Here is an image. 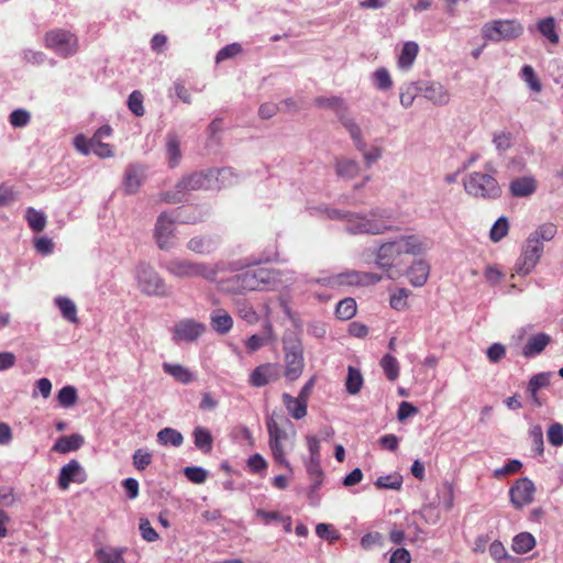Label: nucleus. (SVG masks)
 I'll return each instance as SVG.
<instances>
[{
	"instance_id": "1",
	"label": "nucleus",
	"mask_w": 563,
	"mask_h": 563,
	"mask_svg": "<svg viewBox=\"0 0 563 563\" xmlns=\"http://www.w3.org/2000/svg\"><path fill=\"white\" fill-rule=\"evenodd\" d=\"M423 251V243L416 235L400 236L384 243L376 255V264L383 269H390L399 256L404 254L417 255Z\"/></svg>"
},
{
	"instance_id": "2",
	"label": "nucleus",
	"mask_w": 563,
	"mask_h": 563,
	"mask_svg": "<svg viewBox=\"0 0 563 563\" xmlns=\"http://www.w3.org/2000/svg\"><path fill=\"white\" fill-rule=\"evenodd\" d=\"M344 218L353 234H383L393 229V217L386 210H373L368 216L346 213Z\"/></svg>"
},
{
	"instance_id": "3",
	"label": "nucleus",
	"mask_w": 563,
	"mask_h": 563,
	"mask_svg": "<svg viewBox=\"0 0 563 563\" xmlns=\"http://www.w3.org/2000/svg\"><path fill=\"white\" fill-rule=\"evenodd\" d=\"M467 195L483 200H495L501 196V187L497 179L487 173L473 172L463 179Z\"/></svg>"
},
{
	"instance_id": "4",
	"label": "nucleus",
	"mask_w": 563,
	"mask_h": 563,
	"mask_svg": "<svg viewBox=\"0 0 563 563\" xmlns=\"http://www.w3.org/2000/svg\"><path fill=\"white\" fill-rule=\"evenodd\" d=\"M165 269L177 278L202 277L207 280H214L217 269L202 262H194L186 258L175 257L165 264Z\"/></svg>"
},
{
	"instance_id": "5",
	"label": "nucleus",
	"mask_w": 563,
	"mask_h": 563,
	"mask_svg": "<svg viewBox=\"0 0 563 563\" xmlns=\"http://www.w3.org/2000/svg\"><path fill=\"white\" fill-rule=\"evenodd\" d=\"M275 280V272L266 267L246 269L232 278L234 289L238 291L267 289Z\"/></svg>"
},
{
	"instance_id": "6",
	"label": "nucleus",
	"mask_w": 563,
	"mask_h": 563,
	"mask_svg": "<svg viewBox=\"0 0 563 563\" xmlns=\"http://www.w3.org/2000/svg\"><path fill=\"white\" fill-rule=\"evenodd\" d=\"M210 183L209 175L203 172H196L184 176L175 186L174 191H166L161 195L163 201L167 203L181 202L186 195L192 190L207 188Z\"/></svg>"
},
{
	"instance_id": "7",
	"label": "nucleus",
	"mask_w": 563,
	"mask_h": 563,
	"mask_svg": "<svg viewBox=\"0 0 563 563\" xmlns=\"http://www.w3.org/2000/svg\"><path fill=\"white\" fill-rule=\"evenodd\" d=\"M523 33L522 24L517 20H495L484 24L482 35L490 42L512 41Z\"/></svg>"
},
{
	"instance_id": "8",
	"label": "nucleus",
	"mask_w": 563,
	"mask_h": 563,
	"mask_svg": "<svg viewBox=\"0 0 563 563\" xmlns=\"http://www.w3.org/2000/svg\"><path fill=\"white\" fill-rule=\"evenodd\" d=\"M139 289L147 296L165 297L169 295L164 279L147 264H140L136 269Z\"/></svg>"
},
{
	"instance_id": "9",
	"label": "nucleus",
	"mask_w": 563,
	"mask_h": 563,
	"mask_svg": "<svg viewBox=\"0 0 563 563\" xmlns=\"http://www.w3.org/2000/svg\"><path fill=\"white\" fill-rule=\"evenodd\" d=\"M45 46L58 56L67 58L78 49V40L75 34L64 29L48 31L44 37Z\"/></svg>"
},
{
	"instance_id": "10",
	"label": "nucleus",
	"mask_w": 563,
	"mask_h": 563,
	"mask_svg": "<svg viewBox=\"0 0 563 563\" xmlns=\"http://www.w3.org/2000/svg\"><path fill=\"white\" fill-rule=\"evenodd\" d=\"M266 427L268 432V445L272 451V456L278 465L284 466L290 473H292V466L286 457V452L283 446V441L287 439V432L274 417L266 419Z\"/></svg>"
},
{
	"instance_id": "11",
	"label": "nucleus",
	"mask_w": 563,
	"mask_h": 563,
	"mask_svg": "<svg viewBox=\"0 0 563 563\" xmlns=\"http://www.w3.org/2000/svg\"><path fill=\"white\" fill-rule=\"evenodd\" d=\"M382 276L375 273L346 271L322 279V284L330 287L336 286H369L378 283Z\"/></svg>"
},
{
	"instance_id": "12",
	"label": "nucleus",
	"mask_w": 563,
	"mask_h": 563,
	"mask_svg": "<svg viewBox=\"0 0 563 563\" xmlns=\"http://www.w3.org/2000/svg\"><path fill=\"white\" fill-rule=\"evenodd\" d=\"M543 250L542 242L529 235L522 246L521 255L516 262L517 274L522 276L530 274L541 258Z\"/></svg>"
},
{
	"instance_id": "13",
	"label": "nucleus",
	"mask_w": 563,
	"mask_h": 563,
	"mask_svg": "<svg viewBox=\"0 0 563 563\" xmlns=\"http://www.w3.org/2000/svg\"><path fill=\"white\" fill-rule=\"evenodd\" d=\"M205 332V323L190 318L181 319L173 327V341L175 343L195 342Z\"/></svg>"
},
{
	"instance_id": "14",
	"label": "nucleus",
	"mask_w": 563,
	"mask_h": 563,
	"mask_svg": "<svg viewBox=\"0 0 563 563\" xmlns=\"http://www.w3.org/2000/svg\"><path fill=\"white\" fill-rule=\"evenodd\" d=\"M536 486L528 477L517 479L509 488V498L516 509H522L534 500Z\"/></svg>"
},
{
	"instance_id": "15",
	"label": "nucleus",
	"mask_w": 563,
	"mask_h": 563,
	"mask_svg": "<svg viewBox=\"0 0 563 563\" xmlns=\"http://www.w3.org/2000/svg\"><path fill=\"white\" fill-rule=\"evenodd\" d=\"M175 220L167 213L158 216L154 230L155 241L161 250H169L174 246Z\"/></svg>"
},
{
	"instance_id": "16",
	"label": "nucleus",
	"mask_w": 563,
	"mask_h": 563,
	"mask_svg": "<svg viewBox=\"0 0 563 563\" xmlns=\"http://www.w3.org/2000/svg\"><path fill=\"white\" fill-rule=\"evenodd\" d=\"M279 378L280 365L277 363H264L252 371L249 377V384L260 388Z\"/></svg>"
},
{
	"instance_id": "17",
	"label": "nucleus",
	"mask_w": 563,
	"mask_h": 563,
	"mask_svg": "<svg viewBox=\"0 0 563 563\" xmlns=\"http://www.w3.org/2000/svg\"><path fill=\"white\" fill-rule=\"evenodd\" d=\"M419 93L434 106H446L451 100L450 91L438 81L419 82Z\"/></svg>"
},
{
	"instance_id": "18",
	"label": "nucleus",
	"mask_w": 563,
	"mask_h": 563,
	"mask_svg": "<svg viewBox=\"0 0 563 563\" xmlns=\"http://www.w3.org/2000/svg\"><path fill=\"white\" fill-rule=\"evenodd\" d=\"M285 377L289 382L297 380L303 371L305 361L301 347L292 346L285 350Z\"/></svg>"
},
{
	"instance_id": "19",
	"label": "nucleus",
	"mask_w": 563,
	"mask_h": 563,
	"mask_svg": "<svg viewBox=\"0 0 563 563\" xmlns=\"http://www.w3.org/2000/svg\"><path fill=\"white\" fill-rule=\"evenodd\" d=\"M87 475L77 460L69 461L64 465L58 476V487L66 490L71 482L84 483Z\"/></svg>"
},
{
	"instance_id": "20",
	"label": "nucleus",
	"mask_w": 563,
	"mask_h": 563,
	"mask_svg": "<svg viewBox=\"0 0 563 563\" xmlns=\"http://www.w3.org/2000/svg\"><path fill=\"white\" fill-rule=\"evenodd\" d=\"M145 179V167L139 164H131L125 168L123 189L128 195H134L141 188Z\"/></svg>"
},
{
	"instance_id": "21",
	"label": "nucleus",
	"mask_w": 563,
	"mask_h": 563,
	"mask_svg": "<svg viewBox=\"0 0 563 563\" xmlns=\"http://www.w3.org/2000/svg\"><path fill=\"white\" fill-rule=\"evenodd\" d=\"M220 245L218 235H197L187 242V249L199 255H209L213 253Z\"/></svg>"
},
{
	"instance_id": "22",
	"label": "nucleus",
	"mask_w": 563,
	"mask_h": 563,
	"mask_svg": "<svg viewBox=\"0 0 563 563\" xmlns=\"http://www.w3.org/2000/svg\"><path fill=\"white\" fill-rule=\"evenodd\" d=\"M537 190V180L532 176H522L511 180L509 191L514 197H529Z\"/></svg>"
},
{
	"instance_id": "23",
	"label": "nucleus",
	"mask_w": 563,
	"mask_h": 563,
	"mask_svg": "<svg viewBox=\"0 0 563 563\" xmlns=\"http://www.w3.org/2000/svg\"><path fill=\"white\" fill-rule=\"evenodd\" d=\"M552 339L547 333H537L534 335H531L523 349H522V355L525 357H532L543 352V350L551 343Z\"/></svg>"
},
{
	"instance_id": "24",
	"label": "nucleus",
	"mask_w": 563,
	"mask_h": 563,
	"mask_svg": "<svg viewBox=\"0 0 563 563\" xmlns=\"http://www.w3.org/2000/svg\"><path fill=\"white\" fill-rule=\"evenodd\" d=\"M283 404L287 412L296 420H300L307 416L308 405L298 396L294 397L287 393L282 395Z\"/></svg>"
},
{
	"instance_id": "25",
	"label": "nucleus",
	"mask_w": 563,
	"mask_h": 563,
	"mask_svg": "<svg viewBox=\"0 0 563 563\" xmlns=\"http://www.w3.org/2000/svg\"><path fill=\"white\" fill-rule=\"evenodd\" d=\"M341 124L349 132L351 139L354 142L355 147L360 152H364L366 147V143L362 135V130L360 125L355 122V120L349 115V113L341 114V118L339 119Z\"/></svg>"
},
{
	"instance_id": "26",
	"label": "nucleus",
	"mask_w": 563,
	"mask_h": 563,
	"mask_svg": "<svg viewBox=\"0 0 563 563\" xmlns=\"http://www.w3.org/2000/svg\"><path fill=\"white\" fill-rule=\"evenodd\" d=\"M341 124L349 132L351 139L354 142L355 147L360 152H364L366 147V143L362 135V130L360 125L355 122V120L349 115V113L341 114V118L339 119Z\"/></svg>"
},
{
	"instance_id": "27",
	"label": "nucleus",
	"mask_w": 563,
	"mask_h": 563,
	"mask_svg": "<svg viewBox=\"0 0 563 563\" xmlns=\"http://www.w3.org/2000/svg\"><path fill=\"white\" fill-rule=\"evenodd\" d=\"M211 328L219 334H227L233 327V319L224 309H216L210 314Z\"/></svg>"
},
{
	"instance_id": "28",
	"label": "nucleus",
	"mask_w": 563,
	"mask_h": 563,
	"mask_svg": "<svg viewBox=\"0 0 563 563\" xmlns=\"http://www.w3.org/2000/svg\"><path fill=\"white\" fill-rule=\"evenodd\" d=\"M430 267L424 261L415 262L408 269V278L412 286L421 287L423 286L429 277Z\"/></svg>"
},
{
	"instance_id": "29",
	"label": "nucleus",
	"mask_w": 563,
	"mask_h": 563,
	"mask_svg": "<svg viewBox=\"0 0 563 563\" xmlns=\"http://www.w3.org/2000/svg\"><path fill=\"white\" fill-rule=\"evenodd\" d=\"M305 466H306V471L312 482L311 490L316 492L321 487V485L323 483V478H324V473L321 467V459L309 457L305 462Z\"/></svg>"
},
{
	"instance_id": "30",
	"label": "nucleus",
	"mask_w": 563,
	"mask_h": 563,
	"mask_svg": "<svg viewBox=\"0 0 563 563\" xmlns=\"http://www.w3.org/2000/svg\"><path fill=\"white\" fill-rule=\"evenodd\" d=\"M166 155L172 168L176 167L181 159L180 140L174 132H169L166 136Z\"/></svg>"
},
{
	"instance_id": "31",
	"label": "nucleus",
	"mask_w": 563,
	"mask_h": 563,
	"mask_svg": "<svg viewBox=\"0 0 563 563\" xmlns=\"http://www.w3.org/2000/svg\"><path fill=\"white\" fill-rule=\"evenodd\" d=\"M162 367L166 374L181 384L187 385L195 379L192 372L180 364L163 363Z\"/></svg>"
},
{
	"instance_id": "32",
	"label": "nucleus",
	"mask_w": 563,
	"mask_h": 563,
	"mask_svg": "<svg viewBox=\"0 0 563 563\" xmlns=\"http://www.w3.org/2000/svg\"><path fill=\"white\" fill-rule=\"evenodd\" d=\"M84 443L80 434H70L60 437L54 444L53 451L58 453H67L78 450Z\"/></svg>"
},
{
	"instance_id": "33",
	"label": "nucleus",
	"mask_w": 563,
	"mask_h": 563,
	"mask_svg": "<svg viewBox=\"0 0 563 563\" xmlns=\"http://www.w3.org/2000/svg\"><path fill=\"white\" fill-rule=\"evenodd\" d=\"M192 437L198 450L203 453H210L212 451L213 437L207 428L196 427L194 429Z\"/></svg>"
},
{
	"instance_id": "34",
	"label": "nucleus",
	"mask_w": 563,
	"mask_h": 563,
	"mask_svg": "<svg viewBox=\"0 0 563 563\" xmlns=\"http://www.w3.org/2000/svg\"><path fill=\"white\" fill-rule=\"evenodd\" d=\"M419 53V45L416 42H406L398 57V67L409 69Z\"/></svg>"
},
{
	"instance_id": "35",
	"label": "nucleus",
	"mask_w": 563,
	"mask_h": 563,
	"mask_svg": "<svg viewBox=\"0 0 563 563\" xmlns=\"http://www.w3.org/2000/svg\"><path fill=\"white\" fill-rule=\"evenodd\" d=\"M536 547V539L529 532H520L512 539L511 549L517 554H525Z\"/></svg>"
},
{
	"instance_id": "36",
	"label": "nucleus",
	"mask_w": 563,
	"mask_h": 563,
	"mask_svg": "<svg viewBox=\"0 0 563 563\" xmlns=\"http://www.w3.org/2000/svg\"><path fill=\"white\" fill-rule=\"evenodd\" d=\"M314 104L320 108H330L334 110L339 119L341 118V114L347 112V107L340 97H318L314 99Z\"/></svg>"
},
{
	"instance_id": "37",
	"label": "nucleus",
	"mask_w": 563,
	"mask_h": 563,
	"mask_svg": "<svg viewBox=\"0 0 563 563\" xmlns=\"http://www.w3.org/2000/svg\"><path fill=\"white\" fill-rule=\"evenodd\" d=\"M538 31L545 37L551 44L556 45L560 41L559 34L556 33L555 20L552 16L544 18L537 23Z\"/></svg>"
},
{
	"instance_id": "38",
	"label": "nucleus",
	"mask_w": 563,
	"mask_h": 563,
	"mask_svg": "<svg viewBox=\"0 0 563 563\" xmlns=\"http://www.w3.org/2000/svg\"><path fill=\"white\" fill-rule=\"evenodd\" d=\"M122 549L101 548L95 552L99 563H125Z\"/></svg>"
},
{
	"instance_id": "39",
	"label": "nucleus",
	"mask_w": 563,
	"mask_h": 563,
	"mask_svg": "<svg viewBox=\"0 0 563 563\" xmlns=\"http://www.w3.org/2000/svg\"><path fill=\"white\" fill-rule=\"evenodd\" d=\"M55 305L60 310L62 316L71 323H78L77 307L73 300L67 297L55 298Z\"/></svg>"
},
{
	"instance_id": "40",
	"label": "nucleus",
	"mask_w": 563,
	"mask_h": 563,
	"mask_svg": "<svg viewBox=\"0 0 563 563\" xmlns=\"http://www.w3.org/2000/svg\"><path fill=\"white\" fill-rule=\"evenodd\" d=\"M357 305L355 299L349 297L342 299L335 308V316L340 320H350L356 314Z\"/></svg>"
},
{
	"instance_id": "41",
	"label": "nucleus",
	"mask_w": 563,
	"mask_h": 563,
	"mask_svg": "<svg viewBox=\"0 0 563 563\" xmlns=\"http://www.w3.org/2000/svg\"><path fill=\"white\" fill-rule=\"evenodd\" d=\"M157 440L163 445L179 446L183 444L184 437L173 428H164L157 433Z\"/></svg>"
},
{
	"instance_id": "42",
	"label": "nucleus",
	"mask_w": 563,
	"mask_h": 563,
	"mask_svg": "<svg viewBox=\"0 0 563 563\" xmlns=\"http://www.w3.org/2000/svg\"><path fill=\"white\" fill-rule=\"evenodd\" d=\"M556 233H558L556 225L552 222H545V223L540 224L529 235L534 238V240L541 241L543 243V242L552 241L554 239V236L556 235Z\"/></svg>"
},
{
	"instance_id": "43",
	"label": "nucleus",
	"mask_w": 563,
	"mask_h": 563,
	"mask_svg": "<svg viewBox=\"0 0 563 563\" xmlns=\"http://www.w3.org/2000/svg\"><path fill=\"white\" fill-rule=\"evenodd\" d=\"M363 386V376L361 372L353 367L349 366L347 377L345 382V387L349 394L355 395L357 394Z\"/></svg>"
},
{
	"instance_id": "44",
	"label": "nucleus",
	"mask_w": 563,
	"mask_h": 563,
	"mask_svg": "<svg viewBox=\"0 0 563 563\" xmlns=\"http://www.w3.org/2000/svg\"><path fill=\"white\" fill-rule=\"evenodd\" d=\"M26 221L34 232H42L46 225V217L42 211L30 207L25 213Z\"/></svg>"
},
{
	"instance_id": "45",
	"label": "nucleus",
	"mask_w": 563,
	"mask_h": 563,
	"mask_svg": "<svg viewBox=\"0 0 563 563\" xmlns=\"http://www.w3.org/2000/svg\"><path fill=\"white\" fill-rule=\"evenodd\" d=\"M360 172L357 162L349 158H342L336 162V173L341 177L354 178Z\"/></svg>"
},
{
	"instance_id": "46",
	"label": "nucleus",
	"mask_w": 563,
	"mask_h": 563,
	"mask_svg": "<svg viewBox=\"0 0 563 563\" xmlns=\"http://www.w3.org/2000/svg\"><path fill=\"white\" fill-rule=\"evenodd\" d=\"M375 486L379 489L399 490L402 486V477L397 473L379 476L375 482Z\"/></svg>"
},
{
	"instance_id": "47",
	"label": "nucleus",
	"mask_w": 563,
	"mask_h": 563,
	"mask_svg": "<svg viewBox=\"0 0 563 563\" xmlns=\"http://www.w3.org/2000/svg\"><path fill=\"white\" fill-rule=\"evenodd\" d=\"M380 366L389 380L394 382L398 378L399 363L395 356L386 354L380 361Z\"/></svg>"
},
{
	"instance_id": "48",
	"label": "nucleus",
	"mask_w": 563,
	"mask_h": 563,
	"mask_svg": "<svg viewBox=\"0 0 563 563\" xmlns=\"http://www.w3.org/2000/svg\"><path fill=\"white\" fill-rule=\"evenodd\" d=\"M489 554L497 563H501L503 561L515 563L518 561V559L508 554L504 544L498 540L490 543Z\"/></svg>"
},
{
	"instance_id": "49",
	"label": "nucleus",
	"mask_w": 563,
	"mask_h": 563,
	"mask_svg": "<svg viewBox=\"0 0 563 563\" xmlns=\"http://www.w3.org/2000/svg\"><path fill=\"white\" fill-rule=\"evenodd\" d=\"M410 290L399 288L396 292L391 294L389 305L394 310L404 311L408 308V297Z\"/></svg>"
},
{
	"instance_id": "50",
	"label": "nucleus",
	"mask_w": 563,
	"mask_h": 563,
	"mask_svg": "<svg viewBox=\"0 0 563 563\" xmlns=\"http://www.w3.org/2000/svg\"><path fill=\"white\" fill-rule=\"evenodd\" d=\"M509 231V223L506 217H500L492 227L489 238L493 242L501 241Z\"/></svg>"
},
{
	"instance_id": "51",
	"label": "nucleus",
	"mask_w": 563,
	"mask_h": 563,
	"mask_svg": "<svg viewBox=\"0 0 563 563\" xmlns=\"http://www.w3.org/2000/svg\"><path fill=\"white\" fill-rule=\"evenodd\" d=\"M521 78L532 91L540 92L542 90V85L539 78L537 77L532 66L525 65L521 68Z\"/></svg>"
},
{
	"instance_id": "52",
	"label": "nucleus",
	"mask_w": 563,
	"mask_h": 563,
	"mask_svg": "<svg viewBox=\"0 0 563 563\" xmlns=\"http://www.w3.org/2000/svg\"><path fill=\"white\" fill-rule=\"evenodd\" d=\"M57 399L62 407L68 408L74 406L78 400L76 388L73 386L63 387L58 391Z\"/></svg>"
},
{
	"instance_id": "53",
	"label": "nucleus",
	"mask_w": 563,
	"mask_h": 563,
	"mask_svg": "<svg viewBox=\"0 0 563 563\" xmlns=\"http://www.w3.org/2000/svg\"><path fill=\"white\" fill-rule=\"evenodd\" d=\"M529 435L532 442V450L534 451L536 455H542L544 451V444L543 431L541 426H532L529 430Z\"/></svg>"
},
{
	"instance_id": "54",
	"label": "nucleus",
	"mask_w": 563,
	"mask_h": 563,
	"mask_svg": "<svg viewBox=\"0 0 563 563\" xmlns=\"http://www.w3.org/2000/svg\"><path fill=\"white\" fill-rule=\"evenodd\" d=\"M550 384V374L549 373H539L533 375L529 383L527 390L529 394L538 393L541 388L549 386Z\"/></svg>"
},
{
	"instance_id": "55",
	"label": "nucleus",
	"mask_w": 563,
	"mask_h": 563,
	"mask_svg": "<svg viewBox=\"0 0 563 563\" xmlns=\"http://www.w3.org/2000/svg\"><path fill=\"white\" fill-rule=\"evenodd\" d=\"M128 107L130 111L135 114L136 117H143L145 113L144 107H143V95L139 90H134L130 96L128 100Z\"/></svg>"
},
{
	"instance_id": "56",
	"label": "nucleus",
	"mask_w": 563,
	"mask_h": 563,
	"mask_svg": "<svg viewBox=\"0 0 563 563\" xmlns=\"http://www.w3.org/2000/svg\"><path fill=\"white\" fill-rule=\"evenodd\" d=\"M184 473L186 477L195 484H202L208 477L207 471L199 466L186 467Z\"/></svg>"
},
{
	"instance_id": "57",
	"label": "nucleus",
	"mask_w": 563,
	"mask_h": 563,
	"mask_svg": "<svg viewBox=\"0 0 563 563\" xmlns=\"http://www.w3.org/2000/svg\"><path fill=\"white\" fill-rule=\"evenodd\" d=\"M418 84H411L407 86L401 92H400V103L405 108H409L412 106L417 95L419 93Z\"/></svg>"
},
{
	"instance_id": "58",
	"label": "nucleus",
	"mask_w": 563,
	"mask_h": 563,
	"mask_svg": "<svg viewBox=\"0 0 563 563\" xmlns=\"http://www.w3.org/2000/svg\"><path fill=\"white\" fill-rule=\"evenodd\" d=\"M91 153L96 154L101 158L113 156V152L111 146L107 143H103L101 140L90 139Z\"/></svg>"
},
{
	"instance_id": "59",
	"label": "nucleus",
	"mask_w": 563,
	"mask_h": 563,
	"mask_svg": "<svg viewBox=\"0 0 563 563\" xmlns=\"http://www.w3.org/2000/svg\"><path fill=\"white\" fill-rule=\"evenodd\" d=\"M152 463V454L141 449L133 454V465L139 471H144Z\"/></svg>"
},
{
	"instance_id": "60",
	"label": "nucleus",
	"mask_w": 563,
	"mask_h": 563,
	"mask_svg": "<svg viewBox=\"0 0 563 563\" xmlns=\"http://www.w3.org/2000/svg\"><path fill=\"white\" fill-rule=\"evenodd\" d=\"M374 79L377 88L380 90H387L393 85L390 75L386 68H378L374 73Z\"/></svg>"
},
{
	"instance_id": "61",
	"label": "nucleus",
	"mask_w": 563,
	"mask_h": 563,
	"mask_svg": "<svg viewBox=\"0 0 563 563\" xmlns=\"http://www.w3.org/2000/svg\"><path fill=\"white\" fill-rule=\"evenodd\" d=\"M548 441L553 446H561L563 444V426L553 423L548 430Z\"/></svg>"
},
{
	"instance_id": "62",
	"label": "nucleus",
	"mask_w": 563,
	"mask_h": 563,
	"mask_svg": "<svg viewBox=\"0 0 563 563\" xmlns=\"http://www.w3.org/2000/svg\"><path fill=\"white\" fill-rule=\"evenodd\" d=\"M11 125L14 128H23L30 122V113L23 109H16L9 117Z\"/></svg>"
},
{
	"instance_id": "63",
	"label": "nucleus",
	"mask_w": 563,
	"mask_h": 563,
	"mask_svg": "<svg viewBox=\"0 0 563 563\" xmlns=\"http://www.w3.org/2000/svg\"><path fill=\"white\" fill-rule=\"evenodd\" d=\"M241 51H242V47L240 44H238V43L229 44L218 52L216 60H217V63H220L228 58L234 57L235 55L241 53Z\"/></svg>"
},
{
	"instance_id": "64",
	"label": "nucleus",
	"mask_w": 563,
	"mask_h": 563,
	"mask_svg": "<svg viewBox=\"0 0 563 563\" xmlns=\"http://www.w3.org/2000/svg\"><path fill=\"white\" fill-rule=\"evenodd\" d=\"M486 355L492 363H498L505 357L506 347L501 343H494L487 349Z\"/></svg>"
}]
</instances>
